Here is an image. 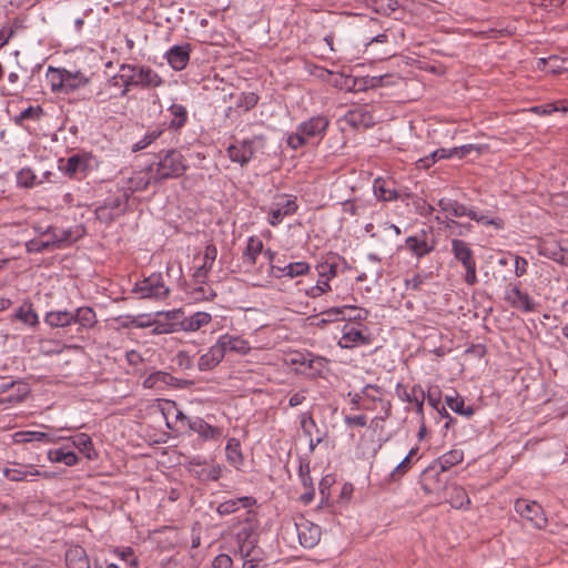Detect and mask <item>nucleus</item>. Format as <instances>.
<instances>
[{"mask_svg": "<svg viewBox=\"0 0 568 568\" xmlns=\"http://www.w3.org/2000/svg\"><path fill=\"white\" fill-rule=\"evenodd\" d=\"M110 84H122L120 95L125 97L131 88L154 89L163 84V79L146 65L122 63L118 74L110 79Z\"/></svg>", "mask_w": 568, "mask_h": 568, "instance_id": "nucleus-1", "label": "nucleus"}, {"mask_svg": "<svg viewBox=\"0 0 568 568\" xmlns=\"http://www.w3.org/2000/svg\"><path fill=\"white\" fill-rule=\"evenodd\" d=\"M329 119L326 115H313L297 124L296 130L287 134L286 144L296 151L305 145H317L326 135Z\"/></svg>", "mask_w": 568, "mask_h": 568, "instance_id": "nucleus-2", "label": "nucleus"}, {"mask_svg": "<svg viewBox=\"0 0 568 568\" xmlns=\"http://www.w3.org/2000/svg\"><path fill=\"white\" fill-rule=\"evenodd\" d=\"M156 158L158 162L153 164L156 183H162L170 179H178L182 176L189 168L184 155L176 149L160 151Z\"/></svg>", "mask_w": 568, "mask_h": 568, "instance_id": "nucleus-3", "label": "nucleus"}, {"mask_svg": "<svg viewBox=\"0 0 568 568\" xmlns=\"http://www.w3.org/2000/svg\"><path fill=\"white\" fill-rule=\"evenodd\" d=\"M437 206L447 216H467L477 223H481L484 225H493L497 230H501L505 226V223L501 219H490L484 214L478 213L474 207H467L466 205L459 203L457 200L443 197L438 200Z\"/></svg>", "mask_w": 568, "mask_h": 568, "instance_id": "nucleus-4", "label": "nucleus"}, {"mask_svg": "<svg viewBox=\"0 0 568 568\" xmlns=\"http://www.w3.org/2000/svg\"><path fill=\"white\" fill-rule=\"evenodd\" d=\"M265 149L266 138L260 134L229 145L226 154L232 162L239 163L241 166H245L251 162L256 153H265Z\"/></svg>", "mask_w": 568, "mask_h": 568, "instance_id": "nucleus-5", "label": "nucleus"}, {"mask_svg": "<svg viewBox=\"0 0 568 568\" xmlns=\"http://www.w3.org/2000/svg\"><path fill=\"white\" fill-rule=\"evenodd\" d=\"M256 528V515L254 511L247 510L245 513L243 525L236 532V541L241 559L250 557L251 555H254V552H260V548L257 547Z\"/></svg>", "mask_w": 568, "mask_h": 568, "instance_id": "nucleus-6", "label": "nucleus"}, {"mask_svg": "<svg viewBox=\"0 0 568 568\" xmlns=\"http://www.w3.org/2000/svg\"><path fill=\"white\" fill-rule=\"evenodd\" d=\"M452 254L465 270L464 281L467 285H475L478 282L475 253L469 243L464 240L453 239Z\"/></svg>", "mask_w": 568, "mask_h": 568, "instance_id": "nucleus-7", "label": "nucleus"}, {"mask_svg": "<svg viewBox=\"0 0 568 568\" xmlns=\"http://www.w3.org/2000/svg\"><path fill=\"white\" fill-rule=\"evenodd\" d=\"M130 200V192L120 190L118 193L109 195L102 204L97 206V219L104 223H111L125 213Z\"/></svg>", "mask_w": 568, "mask_h": 568, "instance_id": "nucleus-8", "label": "nucleus"}, {"mask_svg": "<svg viewBox=\"0 0 568 568\" xmlns=\"http://www.w3.org/2000/svg\"><path fill=\"white\" fill-rule=\"evenodd\" d=\"M395 393L400 400L415 402V413L417 415L419 423L418 438L423 439L426 434L424 413L425 392L423 387L419 384H415L408 389L402 383H397L395 387Z\"/></svg>", "mask_w": 568, "mask_h": 568, "instance_id": "nucleus-9", "label": "nucleus"}, {"mask_svg": "<svg viewBox=\"0 0 568 568\" xmlns=\"http://www.w3.org/2000/svg\"><path fill=\"white\" fill-rule=\"evenodd\" d=\"M94 158L91 153L79 152L69 156L65 161L59 160V170L70 179L82 180L92 170Z\"/></svg>", "mask_w": 568, "mask_h": 568, "instance_id": "nucleus-10", "label": "nucleus"}, {"mask_svg": "<svg viewBox=\"0 0 568 568\" xmlns=\"http://www.w3.org/2000/svg\"><path fill=\"white\" fill-rule=\"evenodd\" d=\"M132 292L140 298H165L170 294V288L165 285L161 273H152L134 284Z\"/></svg>", "mask_w": 568, "mask_h": 568, "instance_id": "nucleus-11", "label": "nucleus"}, {"mask_svg": "<svg viewBox=\"0 0 568 568\" xmlns=\"http://www.w3.org/2000/svg\"><path fill=\"white\" fill-rule=\"evenodd\" d=\"M436 245L437 241L433 235L432 229H423L405 240V248L417 260H420L434 252Z\"/></svg>", "mask_w": 568, "mask_h": 568, "instance_id": "nucleus-12", "label": "nucleus"}, {"mask_svg": "<svg viewBox=\"0 0 568 568\" xmlns=\"http://www.w3.org/2000/svg\"><path fill=\"white\" fill-rule=\"evenodd\" d=\"M515 511L532 527L542 529L547 526V518L540 504L535 500L518 498L514 505Z\"/></svg>", "mask_w": 568, "mask_h": 568, "instance_id": "nucleus-13", "label": "nucleus"}, {"mask_svg": "<svg viewBox=\"0 0 568 568\" xmlns=\"http://www.w3.org/2000/svg\"><path fill=\"white\" fill-rule=\"evenodd\" d=\"M190 426L184 435L191 436L195 434L200 443L220 442L223 437V428L211 425L200 416H193V420H189Z\"/></svg>", "mask_w": 568, "mask_h": 568, "instance_id": "nucleus-14", "label": "nucleus"}, {"mask_svg": "<svg viewBox=\"0 0 568 568\" xmlns=\"http://www.w3.org/2000/svg\"><path fill=\"white\" fill-rule=\"evenodd\" d=\"M297 209L295 196L280 195L268 210L267 222L272 226H277L285 216L293 215Z\"/></svg>", "mask_w": 568, "mask_h": 568, "instance_id": "nucleus-15", "label": "nucleus"}, {"mask_svg": "<svg viewBox=\"0 0 568 568\" xmlns=\"http://www.w3.org/2000/svg\"><path fill=\"white\" fill-rule=\"evenodd\" d=\"M294 527L302 547L311 549L320 542L322 529L318 525L305 518H300Z\"/></svg>", "mask_w": 568, "mask_h": 568, "instance_id": "nucleus-16", "label": "nucleus"}, {"mask_svg": "<svg viewBox=\"0 0 568 568\" xmlns=\"http://www.w3.org/2000/svg\"><path fill=\"white\" fill-rule=\"evenodd\" d=\"M342 336L339 337L337 345L341 348L352 349L358 346L369 345L372 338L369 335H365L358 327L353 323H344L341 329Z\"/></svg>", "mask_w": 568, "mask_h": 568, "instance_id": "nucleus-17", "label": "nucleus"}, {"mask_svg": "<svg viewBox=\"0 0 568 568\" xmlns=\"http://www.w3.org/2000/svg\"><path fill=\"white\" fill-rule=\"evenodd\" d=\"M152 183L155 182V174L153 172V164L145 166L142 170L134 171L123 186L124 192H130V196L135 192L145 191Z\"/></svg>", "mask_w": 568, "mask_h": 568, "instance_id": "nucleus-18", "label": "nucleus"}, {"mask_svg": "<svg viewBox=\"0 0 568 568\" xmlns=\"http://www.w3.org/2000/svg\"><path fill=\"white\" fill-rule=\"evenodd\" d=\"M162 414L170 429L182 430L184 434L190 426L189 420H193V416L185 415L180 410L174 402L166 400L162 407Z\"/></svg>", "mask_w": 568, "mask_h": 568, "instance_id": "nucleus-19", "label": "nucleus"}, {"mask_svg": "<svg viewBox=\"0 0 568 568\" xmlns=\"http://www.w3.org/2000/svg\"><path fill=\"white\" fill-rule=\"evenodd\" d=\"M505 300L515 308L523 312L535 311V302L528 293L523 292L518 285H509L505 292Z\"/></svg>", "mask_w": 568, "mask_h": 568, "instance_id": "nucleus-20", "label": "nucleus"}, {"mask_svg": "<svg viewBox=\"0 0 568 568\" xmlns=\"http://www.w3.org/2000/svg\"><path fill=\"white\" fill-rule=\"evenodd\" d=\"M192 47L190 43L173 45L165 53V59L172 69L182 71L186 68L190 61Z\"/></svg>", "mask_w": 568, "mask_h": 568, "instance_id": "nucleus-21", "label": "nucleus"}, {"mask_svg": "<svg viewBox=\"0 0 568 568\" xmlns=\"http://www.w3.org/2000/svg\"><path fill=\"white\" fill-rule=\"evenodd\" d=\"M217 256V248L214 244L206 245L203 255V263L195 270L193 274V282L195 284H204L213 267Z\"/></svg>", "mask_w": 568, "mask_h": 568, "instance_id": "nucleus-22", "label": "nucleus"}, {"mask_svg": "<svg viewBox=\"0 0 568 568\" xmlns=\"http://www.w3.org/2000/svg\"><path fill=\"white\" fill-rule=\"evenodd\" d=\"M311 266L307 262H294L288 263L287 265L280 266L277 264H272L270 275L275 278L281 277H291L294 278L296 276L305 275L310 272Z\"/></svg>", "mask_w": 568, "mask_h": 568, "instance_id": "nucleus-23", "label": "nucleus"}, {"mask_svg": "<svg viewBox=\"0 0 568 568\" xmlns=\"http://www.w3.org/2000/svg\"><path fill=\"white\" fill-rule=\"evenodd\" d=\"M217 343L226 352H233L240 355H247L251 352L250 343L241 336L223 334L217 338Z\"/></svg>", "mask_w": 568, "mask_h": 568, "instance_id": "nucleus-24", "label": "nucleus"}, {"mask_svg": "<svg viewBox=\"0 0 568 568\" xmlns=\"http://www.w3.org/2000/svg\"><path fill=\"white\" fill-rule=\"evenodd\" d=\"M225 354L217 341L197 361V368L206 372L215 368L224 358Z\"/></svg>", "mask_w": 568, "mask_h": 568, "instance_id": "nucleus-25", "label": "nucleus"}, {"mask_svg": "<svg viewBox=\"0 0 568 568\" xmlns=\"http://www.w3.org/2000/svg\"><path fill=\"white\" fill-rule=\"evenodd\" d=\"M346 120L349 125L357 129H368L375 124V118L366 106H361L348 111L346 114Z\"/></svg>", "mask_w": 568, "mask_h": 568, "instance_id": "nucleus-26", "label": "nucleus"}, {"mask_svg": "<svg viewBox=\"0 0 568 568\" xmlns=\"http://www.w3.org/2000/svg\"><path fill=\"white\" fill-rule=\"evenodd\" d=\"M212 322V315L207 312H195L190 316H183L180 321V329L183 332H196Z\"/></svg>", "mask_w": 568, "mask_h": 568, "instance_id": "nucleus-27", "label": "nucleus"}, {"mask_svg": "<svg viewBox=\"0 0 568 568\" xmlns=\"http://www.w3.org/2000/svg\"><path fill=\"white\" fill-rule=\"evenodd\" d=\"M435 221L443 225L448 236H464L471 232L473 226L469 223H460L447 215H436Z\"/></svg>", "mask_w": 568, "mask_h": 568, "instance_id": "nucleus-28", "label": "nucleus"}, {"mask_svg": "<svg viewBox=\"0 0 568 568\" xmlns=\"http://www.w3.org/2000/svg\"><path fill=\"white\" fill-rule=\"evenodd\" d=\"M464 459V453L460 449H452L442 456H439L430 466V469H436L438 471H447L452 467L460 464Z\"/></svg>", "mask_w": 568, "mask_h": 568, "instance_id": "nucleus-29", "label": "nucleus"}, {"mask_svg": "<svg viewBox=\"0 0 568 568\" xmlns=\"http://www.w3.org/2000/svg\"><path fill=\"white\" fill-rule=\"evenodd\" d=\"M255 504H256V499L254 497L244 496V497H240V498H235V499H229V500H225V501L221 503L217 506L216 511L221 516H227V515L234 514L241 507L242 508H250V507H252Z\"/></svg>", "mask_w": 568, "mask_h": 568, "instance_id": "nucleus-30", "label": "nucleus"}, {"mask_svg": "<svg viewBox=\"0 0 568 568\" xmlns=\"http://www.w3.org/2000/svg\"><path fill=\"white\" fill-rule=\"evenodd\" d=\"M293 363L300 364L302 366L308 367L312 372V376H321L327 361L321 356H314L313 354H298L296 358L293 359Z\"/></svg>", "mask_w": 568, "mask_h": 568, "instance_id": "nucleus-31", "label": "nucleus"}, {"mask_svg": "<svg viewBox=\"0 0 568 568\" xmlns=\"http://www.w3.org/2000/svg\"><path fill=\"white\" fill-rule=\"evenodd\" d=\"M191 475L202 483L206 481H216L221 478L222 467L219 464L211 463L205 466H201L200 468L192 467Z\"/></svg>", "mask_w": 568, "mask_h": 568, "instance_id": "nucleus-32", "label": "nucleus"}, {"mask_svg": "<svg viewBox=\"0 0 568 568\" xmlns=\"http://www.w3.org/2000/svg\"><path fill=\"white\" fill-rule=\"evenodd\" d=\"M538 254L559 262L565 257V251L556 241L541 240L537 245Z\"/></svg>", "mask_w": 568, "mask_h": 568, "instance_id": "nucleus-33", "label": "nucleus"}, {"mask_svg": "<svg viewBox=\"0 0 568 568\" xmlns=\"http://www.w3.org/2000/svg\"><path fill=\"white\" fill-rule=\"evenodd\" d=\"M168 112L171 115L169 128L173 131H180L187 123L189 114L184 105L173 103L169 106Z\"/></svg>", "mask_w": 568, "mask_h": 568, "instance_id": "nucleus-34", "label": "nucleus"}, {"mask_svg": "<svg viewBox=\"0 0 568 568\" xmlns=\"http://www.w3.org/2000/svg\"><path fill=\"white\" fill-rule=\"evenodd\" d=\"M43 236H45L49 240V243L52 244V250L61 248L72 241L70 230H58L52 226H48L44 230Z\"/></svg>", "mask_w": 568, "mask_h": 568, "instance_id": "nucleus-35", "label": "nucleus"}, {"mask_svg": "<svg viewBox=\"0 0 568 568\" xmlns=\"http://www.w3.org/2000/svg\"><path fill=\"white\" fill-rule=\"evenodd\" d=\"M14 318L22 322L29 327H36L39 325V316L33 308L32 303L23 302L14 312Z\"/></svg>", "mask_w": 568, "mask_h": 568, "instance_id": "nucleus-36", "label": "nucleus"}, {"mask_svg": "<svg viewBox=\"0 0 568 568\" xmlns=\"http://www.w3.org/2000/svg\"><path fill=\"white\" fill-rule=\"evenodd\" d=\"M44 323L52 328H63L73 324L72 312L50 311L44 316Z\"/></svg>", "mask_w": 568, "mask_h": 568, "instance_id": "nucleus-37", "label": "nucleus"}, {"mask_svg": "<svg viewBox=\"0 0 568 568\" xmlns=\"http://www.w3.org/2000/svg\"><path fill=\"white\" fill-rule=\"evenodd\" d=\"M73 324H79L82 328H92L98 320L97 314L92 307L81 306L72 312Z\"/></svg>", "mask_w": 568, "mask_h": 568, "instance_id": "nucleus-38", "label": "nucleus"}, {"mask_svg": "<svg viewBox=\"0 0 568 568\" xmlns=\"http://www.w3.org/2000/svg\"><path fill=\"white\" fill-rule=\"evenodd\" d=\"M136 327H151V332L154 335L171 334L181 331L180 322H170L162 320L148 321V324H136Z\"/></svg>", "mask_w": 568, "mask_h": 568, "instance_id": "nucleus-39", "label": "nucleus"}, {"mask_svg": "<svg viewBox=\"0 0 568 568\" xmlns=\"http://www.w3.org/2000/svg\"><path fill=\"white\" fill-rule=\"evenodd\" d=\"M445 403L454 413L460 416L469 418L475 414L473 406H466L464 397L456 392L454 395H446Z\"/></svg>", "mask_w": 568, "mask_h": 568, "instance_id": "nucleus-40", "label": "nucleus"}, {"mask_svg": "<svg viewBox=\"0 0 568 568\" xmlns=\"http://www.w3.org/2000/svg\"><path fill=\"white\" fill-rule=\"evenodd\" d=\"M263 248L264 244L261 239L257 236L248 237L245 251L243 252V262L248 265H255Z\"/></svg>", "mask_w": 568, "mask_h": 568, "instance_id": "nucleus-41", "label": "nucleus"}, {"mask_svg": "<svg viewBox=\"0 0 568 568\" xmlns=\"http://www.w3.org/2000/svg\"><path fill=\"white\" fill-rule=\"evenodd\" d=\"M226 460L234 466L240 468L244 463V456L241 450V443L237 438L232 437L227 440L225 446Z\"/></svg>", "mask_w": 568, "mask_h": 568, "instance_id": "nucleus-42", "label": "nucleus"}, {"mask_svg": "<svg viewBox=\"0 0 568 568\" xmlns=\"http://www.w3.org/2000/svg\"><path fill=\"white\" fill-rule=\"evenodd\" d=\"M89 83V78L81 71H69L65 69L64 73V89L63 93H71Z\"/></svg>", "mask_w": 568, "mask_h": 568, "instance_id": "nucleus-43", "label": "nucleus"}, {"mask_svg": "<svg viewBox=\"0 0 568 568\" xmlns=\"http://www.w3.org/2000/svg\"><path fill=\"white\" fill-rule=\"evenodd\" d=\"M48 459L51 463H62L67 466H74L79 462L78 456L72 450H68L64 447L49 449Z\"/></svg>", "mask_w": 568, "mask_h": 568, "instance_id": "nucleus-44", "label": "nucleus"}, {"mask_svg": "<svg viewBox=\"0 0 568 568\" xmlns=\"http://www.w3.org/2000/svg\"><path fill=\"white\" fill-rule=\"evenodd\" d=\"M64 73L65 69L63 68H53L49 67L45 78L50 85V89L53 93H63L64 89Z\"/></svg>", "mask_w": 568, "mask_h": 568, "instance_id": "nucleus-45", "label": "nucleus"}, {"mask_svg": "<svg viewBox=\"0 0 568 568\" xmlns=\"http://www.w3.org/2000/svg\"><path fill=\"white\" fill-rule=\"evenodd\" d=\"M32 474H39V469H34L32 467H4L2 469L3 477L11 481H30L31 479L29 477H32Z\"/></svg>", "mask_w": 568, "mask_h": 568, "instance_id": "nucleus-46", "label": "nucleus"}, {"mask_svg": "<svg viewBox=\"0 0 568 568\" xmlns=\"http://www.w3.org/2000/svg\"><path fill=\"white\" fill-rule=\"evenodd\" d=\"M374 193L378 200L384 202L396 201L400 197L399 192L395 189L388 187L387 182L382 179L375 180Z\"/></svg>", "mask_w": 568, "mask_h": 568, "instance_id": "nucleus-47", "label": "nucleus"}, {"mask_svg": "<svg viewBox=\"0 0 568 568\" xmlns=\"http://www.w3.org/2000/svg\"><path fill=\"white\" fill-rule=\"evenodd\" d=\"M72 443L88 459H93L97 457L93 442L88 434L80 433L75 435L72 439Z\"/></svg>", "mask_w": 568, "mask_h": 568, "instance_id": "nucleus-48", "label": "nucleus"}, {"mask_svg": "<svg viewBox=\"0 0 568 568\" xmlns=\"http://www.w3.org/2000/svg\"><path fill=\"white\" fill-rule=\"evenodd\" d=\"M369 206V202L361 199H354L343 202L342 211L343 213L349 214L351 216H361L366 213Z\"/></svg>", "mask_w": 568, "mask_h": 568, "instance_id": "nucleus-49", "label": "nucleus"}, {"mask_svg": "<svg viewBox=\"0 0 568 568\" xmlns=\"http://www.w3.org/2000/svg\"><path fill=\"white\" fill-rule=\"evenodd\" d=\"M14 439L17 443H32V442L51 443L52 442V438L48 433L37 432V430L18 432L14 434Z\"/></svg>", "mask_w": 568, "mask_h": 568, "instance_id": "nucleus-50", "label": "nucleus"}, {"mask_svg": "<svg viewBox=\"0 0 568 568\" xmlns=\"http://www.w3.org/2000/svg\"><path fill=\"white\" fill-rule=\"evenodd\" d=\"M449 501L454 508H468L470 499L466 490L460 486H453L449 493Z\"/></svg>", "mask_w": 568, "mask_h": 568, "instance_id": "nucleus-51", "label": "nucleus"}, {"mask_svg": "<svg viewBox=\"0 0 568 568\" xmlns=\"http://www.w3.org/2000/svg\"><path fill=\"white\" fill-rule=\"evenodd\" d=\"M194 286L190 288L189 294L194 301H212L216 293L215 291L206 284H195L193 282Z\"/></svg>", "mask_w": 568, "mask_h": 568, "instance_id": "nucleus-52", "label": "nucleus"}, {"mask_svg": "<svg viewBox=\"0 0 568 568\" xmlns=\"http://www.w3.org/2000/svg\"><path fill=\"white\" fill-rule=\"evenodd\" d=\"M337 268L338 265L334 261V256L327 257L325 261L316 265L318 277L329 281L337 276Z\"/></svg>", "mask_w": 568, "mask_h": 568, "instance_id": "nucleus-53", "label": "nucleus"}, {"mask_svg": "<svg viewBox=\"0 0 568 568\" xmlns=\"http://www.w3.org/2000/svg\"><path fill=\"white\" fill-rule=\"evenodd\" d=\"M16 179L17 185L24 189H31L40 183L37 175L30 168H22L19 170Z\"/></svg>", "mask_w": 568, "mask_h": 568, "instance_id": "nucleus-54", "label": "nucleus"}, {"mask_svg": "<svg viewBox=\"0 0 568 568\" xmlns=\"http://www.w3.org/2000/svg\"><path fill=\"white\" fill-rule=\"evenodd\" d=\"M162 133L163 130L161 129L149 130L141 140H139L132 145V152H138L146 149L154 141H156L162 135Z\"/></svg>", "mask_w": 568, "mask_h": 568, "instance_id": "nucleus-55", "label": "nucleus"}, {"mask_svg": "<svg viewBox=\"0 0 568 568\" xmlns=\"http://www.w3.org/2000/svg\"><path fill=\"white\" fill-rule=\"evenodd\" d=\"M349 307H351L349 305H343V306L331 307V308L323 311L322 312V315H323L322 322L323 323H332L337 320H343V321L346 320V312Z\"/></svg>", "mask_w": 568, "mask_h": 568, "instance_id": "nucleus-56", "label": "nucleus"}, {"mask_svg": "<svg viewBox=\"0 0 568 568\" xmlns=\"http://www.w3.org/2000/svg\"><path fill=\"white\" fill-rule=\"evenodd\" d=\"M311 462L308 458H300L298 459V477L303 487L314 486L313 479L311 477Z\"/></svg>", "mask_w": 568, "mask_h": 568, "instance_id": "nucleus-57", "label": "nucleus"}, {"mask_svg": "<svg viewBox=\"0 0 568 568\" xmlns=\"http://www.w3.org/2000/svg\"><path fill=\"white\" fill-rule=\"evenodd\" d=\"M413 460H410V456H406L389 474V481H398L400 480L412 468Z\"/></svg>", "mask_w": 568, "mask_h": 568, "instance_id": "nucleus-58", "label": "nucleus"}, {"mask_svg": "<svg viewBox=\"0 0 568 568\" xmlns=\"http://www.w3.org/2000/svg\"><path fill=\"white\" fill-rule=\"evenodd\" d=\"M334 85L346 91H361L363 87L357 85V80L352 75L338 74L334 80Z\"/></svg>", "mask_w": 568, "mask_h": 568, "instance_id": "nucleus-59", "label": "nucleus"}, {"mask_svg": "<svg viewBox=\"0 0 568 568\" xmlns=\"http://www.w3.org/2000/svg\"><path fill=\"white\" fill-rule=\"evenodd\" d=\"M42 113L43 110L40 105H30L23 111H21L19 115L16 116L14 122L18 125H21L26 120H39Z\"/></svg>", "mask_w": 568, "mask_h": 568, "instance_id": "nucleus-60", "label": "nucleus"}, {"mask_svg": "<svg viewBox=\"0 0 568 568\" xmlns=\"http://www.w3.org/2000/svg\"><path fill=\"white\" fill-rule=\"evenodd\" d=\"M258 100H260V97L256 93L243 92L236 102V106L241 108L245 111H250L256 106V104L258 103Z\"/></svg>", "mask_w": 568, "mask_h": 568, "instance_id": "nucleus-61", "label": "nucleus"}, {"mask_svg": "<svg viewBox=\"0 0 568 568\" xmlns=\"http://www.w3.org/2000/svg\"><path fill=\"white\" fill-rule=\"evenodd\" d=\"M351 307L346 312V323L356 322L359 324L361 322H364L367 320L369 312L365 308H359L354 305H349Z\"/></svg>", "mask_w": 568, "mask_h": 568, "instance_id": "nucleus-62", "label": "nucleus"}, {"mask_svg": "<svg viewBox=\"0 0 568 568\" xmlns=\"http://www.w3.org/2000/svg\"><path fill=\"white\" fill-rule=\"evenodd\" d=\"M301 427L304 435L308 438L313 437V429L320 433L317 424L311 413H304L301 416Z\"/></svg>", "mask_w": 568, "mask_h": 568, "instance_id": "nucleus-63", "label": "nucleus"}, {"mask_svg": "<svg viewBox=\"0 0 568 568\" xmlns=\"http://www.w3.org/2000/svg\"><path fill=\"white\" fill-rule=\"evenodd\" d=\"M26 247L29 253H41V252H45V251H53L52 244L49 243L48 239L30 240L29 242H27Z\"/></svg>", "mask_w": 568, "mask_h": 568, "instance_id": "nucleus-64", "label": "nucleus"}]
</instances>
